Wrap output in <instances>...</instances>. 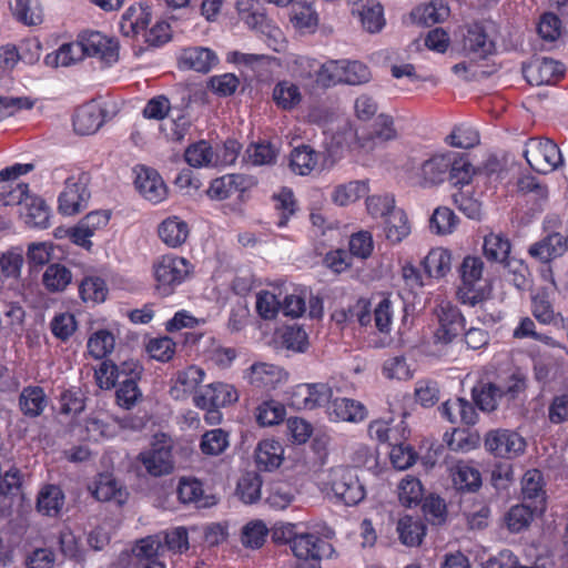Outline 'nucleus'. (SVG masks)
<instances>
[{
	"instance_id": "1",
	"label": "nucleus",
	"mask_w": 568,
	"mask_h": 568,
	"mask_svg": "<svg viewBox=\"0 0 568 568\" xmlns=\"http://www.w3.org/2000/svg\"><path fill=\"white\" fill-rule=\"evenodd\" d=\"M156 291L166 296L174 292L193 272V265L185 257L166 254L153 264Z\"/></svg>"
},
{
	"instance_id": "2",
	"label": "nucleus",
	"mask_w": 568,
	"mask_h": 568,
	"mask_svg": "<svg viewBox=\"0 0 568 568\" xmlns=\"http://www.w3.org/2000/svg\"><path fill=\"white\" fill-rule=\"evenodd\" d=\"M287 541L296 557L293 568H322L321 560L333 552L329 542L311 532L295 534Z\"/></svg>"
},
{
	"instance_id": "3",
	"label": "nucleus",
	"mask_w": 568,
	"mask_h": 568,
	"mask_svg": "<svg viewBox=\"0 0 568 568\" xmlns=\"http://www.w3.org/2000/svg\"><path fill=\"white\" fill-rule=\"evenodd\" d=\"M433 315L437 323L433 334L436 345H449L465 327L466 320L464 315L450 301L442 300L437 302Z\"/></svg>"
},
{
	"instance_id": "4",
	"label": "nucleus",
	"mask_w": 568,
	"mask_h": 568,
	"mask_svg": "<svg viewBox=\"0 0 568 568\" xmlns=\"http://www.w3.org/2000/svg\"><path fill=\"white\" fill-rule=\"evenodd\" d=\"M328 485L334 497L346 506L358 505L366 495L356 469L338 466L329 471Z\"/></svg>"
},
{
	"instance_id": "5",
	"label": "nucleus",
	"mask_w": 568,
	"mask_h": 568,
	"mask_svg": "<svg viewBox=\"0 0 568 568\" xmlns=\"http://www.w3.org/2000/svg\"><path fill=\"white\" fill-rule=\"evenodd\" d=\"M524 156L530 168L541 174L552 172L562 163L559 148L549 139H529L525 145Z\"/></svg>"
},
{
	"instance_id": "6",
	"label": "nucleus",
	"mask_w": 568,
	"mask_h": 568,
	"mask_svg": "<svg viewBox=\"0 0 568 568\" xmlns=\"http://www.w3.org/2000/svg\"><path fill=\"white\" fill-rule=\"evenodd\" d=\"M139 459L146 471L154 477L168 475L173 470L172 443L164 434L155 436L151 448L142 452Z\"/></svg>"
},
{
	"instance_id": "7",
	"label": "nucleus",
	"mask_w": 568,
	"mask_h": 568,
	"mask_svg": "<svg viewBox=\"0 0 568 568\" xmlns=\"http://www.w3.org/2000/svg\"><path fill=\"white\" fill-rule=\"evenodd\" d=\"M485 448L495 457L513 459L524 454L526 440L510 429H493L485 436Z\"/></svg>"
},
{
	"instance_id": "8",
	"label": "nucleus",
	"mask_w": 568,
	"mask_h": 568,
	"mask_svg": "<svg viewBox=\"0 0 568 568\" xmlns=\"http://www.w3.org/2000/svg\"><path fill=\"white\" fill-rule=\"evenodd\" d=\"M344 140L348 148H368V143L372 140V149L374 148L375 141L388 142L397 138V131L394 125L393 116L381 113L377 115L373 123V129L369 138L358 135V132L351 125L345 126L343 131Z\"/></svg>"
},
{
	"instance_id": "9",
	"label": "nucleus",
	"mask_w": 568,
	"mask_h": 568,
	"mask_svg": "<svg viewBox=\"0 0 568 568\" xmlns=\"http://www.w3.org/2000/svg\"><path fill=\"white\" fill-rule=\"evenodd\" d=\"M81 51L84 57L97 58L111 65L119 60V42L99 31H83L79 36Z\"/></svg>"
},
{
	"instance_id": "10",
	"label": "nucleus",
	"mask_w": 568,
	"mask_h": 568,
	"mask_svg": "<svg viewBox=\"0 0 568 568\" xmlns=\"http://www.w3.org/2000/svg\"><path fill=\"white\" fill-rule=\"evenodd\" d=\"M143 367L135 359H128L120 364H114L111 361H104L95 369V378L100 388L111 389L116 386L119 376H129V381L140 379Z\"/></svg>"
},
{
	"instance_id": "11",
	"label": "nucleus",
	"mask_w": 568,
	"mask_h": 568,
	"mask_svg": "<svg viewBox=\"0 0 568 568\" xmlns=\"http://www.w3.org/2000/svg\"><path fill=\"white\" fill-rule=\"evenodd\" d=\"M90 192L81 178H67L64 190L60 193L58 210L63 215H74L87 207Z\"/></svg>"
},
{
	"instance_id": "12",
	"label": "nucleus",
	"mask_w": 568,
	"mask_h": 568,
	"mask_svg": "<svg viewBox=\"0 0 568 568\" xmlns=\"http://www.w3.org/2000/svg\"><path fill=\"white\" fill-rule=\"evenodd\" d=\"M523 72L528 83L539 87L559 79L564 74V65L551 58H536L524 65Z\"/></svg>"
},
{
	"instance_id": "13",
	"label": "nucleus",
	"mask_w": 568,
	"mask_h": 568,
	"mask_svg": "<svg viewBox=\"0 0 568 568\" xmlns=\"http://www.w3.org/2000/svg\"><path fill=\"white\" fill-rule=\"evenodd\" d=\"M453 165L452 154H438L424 161L416 170L417 183L423 186L439 184L448 176V170Z\"/></svg>"
},
{
	"instance_id": "14",
	"label": "nucleus",
	"mask_w": 568,
	"mask_h": 568,
	"mask_svg": "<svg viewBox=\"0 0 568 568\" xmlns=\"http://www.w3.org/2000/svg\"><path fill=\"white\" fill-rule=\"evenodd\" d=\"M161 541L156 537H146L136 542L132 549L133 568H166L161 560Z\"/></svg>"
},
{
	"instance_id": "15",
	"label": "nucleus",
	"mask_w": 568,
	"mask_h": 568,
	"mask_svg": "<svg viewBox=\"0 0 568 568\" xmlns=\"http://www.w3.org/2000/svg\"><path fill=\"white\" fill-rule=\"evenodd\" d=\"M568 250V237L552 232L529 246L528 253L531 257L546 264L561 257Z\"/></svg>"
},
{
	"instance_id": "16",
	"label": "nucleus",
	"mask_w": 568,
	"mask_h": 568,
	"mask_svg": "<svg viewBox=\"0 0 568 568\" xmlns=\"http://www.w3.org/2000/svg\"><path fill=\"white\" fill-rule=\"evenodd\" d=\"M495 50V43L489 39L484 27L474 23L467 28L463 37V51L467 57L474 59H485Z\"/></svg>"
},
{
	"instance_id": "17",
	"label": "nucleus",
	"mask_w": 568,
	"mask_h": 568,
	"mask_svg": "<svg viewBox=\"0 0 568 568\" xmlns=\"http://www.w3.org/2000/svg\"><path fill=\"white\" fill-rule=\"evenodd\" d=\"M134 184L140 194L152 203L162 202L166 197V185L153 169L142 166L136 172Z\"/></svg>"
},
{
	"instance_id": "18",
	"label": "nucleus",
	"mask_w": 568,
	"mask_h": 568,
	"mask_svg": "<svg viewBox=\"0 0 568 568\" xmlns=\"http://www.w3.org/2000/svg\"><path fill=\"white\" fill-rule=\"evenodd\" d=\"M246 378L251 385L270 390L285 383L287 373L276 365L260 363L250 367Z\"/></svg>"
},
{
	"instance_id": "19",
	"label": "nucleus",
	"mask_w": 568,
	"mask_h": 568,
	"mask_svg": "<svg viewBox=\"0 0 568 568\" xmlns=\"http://www.w3.org/2000/svg\"><path fill=\"white\" fill-rule=\"evenodd\" d=\"M88 489L97 500L103 503L113 500L122 505L128 497L126 490L110 474H99Z\"/></svg>"
},
{
	"instance_id": "20",
	"label": "nucleus",
	"mask_w": 568,
	"mask_h": 568,
	"mask_svg": "<svg viewBox=\"0 0 568 568\" xmlns=\"http://www.w3.org/2000/svg\"><path fill=\"white\" fill-rule=\"evenodd\" d=\"M105 111L95 103L89 102L80 106L73 118L74 131L80 135L95 133L104 123Z\"/></svg>"
},
{
	"instance_id": "21",
	"label": "nucleus",
	"mask_w": 568,
	"mask_h": 568,
	"mask_svg": "<svg viewBox=\"0 0 568 568\" xmlns=\"http://www.w3.org/2000/svg\"><path fill=\"white\" fill-rule=\"evenodd\" d=\"M327 413L333 422L361 423L366 419L368 412L358 400L341 397L335 398L328 405Z\"/></svg>"
},
{
	"instance_id": "22",
	"label": "nucleus",
	"mask_w": 568,
	"mask_h": 568,
	"mask_svg": "<svg viewBox=\"0 0 568 568\" xmlns=\"http://www.w3.org/2000/svg\"><path fill=\"white\" fill-rule=\"evenodd\" d=\"M152 13L148 4L139 3L130 6L120 20V31L124 37L133 38L144 33L151 22Z\"/></svg>"
},
{
	"instance_id": "23",
	"label": "nucleus",
	"mask_w": 568,
	"mask_h": 568,
	"mask_svg": "<svg viewBox=\"0 0 568 568\" xmlns=\"http://www.w3.org/2000/svg\"><path fill=\"white\" fill-rule=\"evenodd\" d=\"M49 405V398L41 386L29 385L22 388L18 397V407L27 418H37Z\"/></svg>"
},
{
	"instance_id": "24",
	"label": "nucleus",
	"mask_w": 568,
	"mask_h": 568,
	"mask_svg": "<svg viewBox=\"0 0 568 568\" xmlns=\"http://www.w3.org/2000/svg\"><path fill=\"white\" fill-rule=\"evenodd\" d=\"M176 493L181 503L194 504L197 508H209L216 504V498L205 495L203 484L194 477L180 478Z\"/></svg>"
},
{
	"instance_id": "25",
	"label": "nucleus",
	"mask_w": 568,
	"mask_h": 568,
	"mask_svg": "<svg viewBox=\"0 0 568 568\" xmlns=\"http://www.w3.org/2000/svg\"><path fill=\"white\" fill-rule=\"evenodd\" d=\"M217 61L215 52L203 47L184 49L179 58L180 68L202 73L209 72Z\"/></svg>"
},
{
	"instance_id": "26",
	"label": "nucleus",
	"mask_w": 568,
	"mask_h": 568,
	"mask_svg": "<svg viewBox=\"0 0 568 568\" xmlns=\"http://www.w3.org/2000/svg\"><path fill=\"white\" fill-rule=\"evenodd\" d=\"M298 64L313 68L316 73V82L323 87L344 83L343 60H331L321 64L314 59L303 57L298 60Z\"/></svg>"
},
{
	"instance_id": "27",
	"label": "nucleus",
	"mask_w": 568,
	"mask_h": 568,
	"mask_svg": "<svg viewBox=\"0 0 568 568\" xmlns=\"http://www.w3.org/2000/svg\"><path fill=\"white\" fill-rule=\"evenodd\" d=\"M21 473L11 468L3 475L0 474V496L2 497L1 510L10 509L16 500L22 499Z\"/></svg>"
},
{
	"instance_id": "28",
	"label": "nucleus",
	"mask_w": 568,
	"mask_h": 568,
	"mask_svg": "<svg viewBox=\"0 0 568 568\" xmlns=\"http://www.w3.org/2000/svg\"><path fill=\"white\" fill-rule=\"evenodd\" d=\"M283 447L274 439H266L258 444L255 450V462L261 470H273L281 466Z\"/></svg>"
},
{
	"instance_id": "29",
	"label": "nucleus",
	"mask_w": 568,
	"mask_h": 568,
	"mask_svg": "<svg viewBox=\"0 0 568 568\" xmlns=\"http://www.w3.org/2000/svg\"><path fill=\"white\" fill-rule=\"evenodd\" d=\"M160 239L170 247H178L182 245L189 236L187 224L180 220L178 216L165 219L159 225Z\"/></svg>"
},
{
	"instance_id": "30",
	"label": "nucleus",
	"mask_w": 568,
	"mask_h": 568,
	"mask_svg": "<svg viewBox=\"0 0 568 568\" xmlns=\"http://www.w3.org/2000/svg\"><path fill=\"white\" fill-rule=\"evenodd\" d=\"M64 504V495L60 487L55 485L44 486L37 498V509L42 515L57 516Z\"/></svg>"
},
{
	"instance_id": "31",
	"label": "nucleus",
	"mask_w": 568,
	"mask_h": 568,
	"mask_svg": "<svg viewBox=\"0 0 568 568\" xmlns=\"http://www.w3.org/2000/svg\"><path fill=\"white\" fill-rule=\"evenodd\" d=\"M471 397L476 406L484 413L494 412L503 396L501 385L486 383L471 389Z\"/></svg>"
},
{
	"instance_id": "32",
	"label": "nucleus",
	"mask_w": 568,
	"mask_h": 568,
	"mask_svg": "<svg viewBox=\"0 0 568 568\" xmlns=\"http://www.w3.org/2000/svg\"><path fill=\"white\" fill-rule=\"evenodd\" d=\"M13 17L26 26H37L43 20L39 0H13L10 2Z\"/></svg>"
},
{
	"instance_id": "33",
	"label": "nucleus",
	"mask_w": 568,
	"mask_h": 568,
	"mask_svg": "<svg viewBox=\"0 0 568 568\" xmlns=\"http://www.w3.org/2000/svg\"><path fill=\"white\" fill-rule=\"evenodd\" d=\"M21 213L29 226L45 229L49 226V207L37 196H27Z\"/></svg>"
},
{
	"instance_id": "34",
	"label": "nucleus",
	"mask_w": 568,
	"mask_h": 568,
	"mask_svg": "<svg viewBox=\"0 0 568 568\" xmlns=\"http://www.w3.org/2000/svg\"><path fill=\"white\" fill-rule=\"evenodd\" d=\"M84 58L79 38L75 42L62 44L55 52L47 54L44 63L51 68L69 67Z\"/></svg>"
},
{
	"instance_id": "35",
	"label": "nucleus",
	"mask_w": 568,
	"mask_h": 568,
	"mask_svg": "<svg viewBox=\"0 0 568 568\" xmlns=\"http://www.w3.org/2000/svg\"><path fill=\"white\" fill-rule=\"evenodd\" d=\"M410 233V226L407 215L400 209L392 211L385 217V234L386 239L396 244L402 242Z\"/></svg>"
},
{
	"instance_id": "36",
	"label": "nucleus",
	"mask_w": 568,
	"mask_h": 568,
	"mask_svg": "<svg viewBox=\"0 0 568 568\" xmlns=\"http://www.w3.org/2000/svg\"><path fill=\"white\" fill-rule=\"evenodd\" d=\"M452 265V256L447 250L434 248L423 260V267L429 277H444Z\"/></svg>"
},
{
	"instance_id": "37",
	"label": "nucleus",
	"mask_w": 568,
	"mask_h": 568,
	"mask_svg": "<svg viewBox=\"0 0 568 568\" xmlns=\"http://www.w3.org/2000/svg\"><path fill=\"white\" fill-rule=\"evenodd\" d=\"M230 446L229 433L222 428L205 432L200 442L201 453L205 456H219Z\"/></svg>"
},
{
	"instance_id": "38",
	"label": "nucleus",
	"mask_w": 568,
	"mask_h": 568,
	"mask_svg": "<svg viewBox=\"0 0 568 568\" xmlns=\"http://www.w3.org/2000/svg\"><path fill=\"white\" fill-rule=\"evenodd\" d=\"M454 486L458 490L475 491L480 487V473L464 463H458L452 470Z\"/></svg>"
},
{
	"instance_id": "39",
	"label": "nucleus",
	"mask_w": 568,
	"mask_h": 568,
	"mask_svg": "<svg viewBox=\"0 0 568 568\" xmlns=\"http://www.w3.org/2000/svg\"><path fill=\"white\" fill-rule=\"evenodd\" d=\"M400 541L406 546H418L425 535L424 524L410 516H404L397 523Z\"/></svg>"
},
{
	"instance_id": "40",
	"label": "nucleus",
	"mask_w": 568,
	"mask_h": 568,
	"mask_svg": "<svg viewBox=\"0 0 568 568\" xmlns=\"http://www.w3.org/2000/svg\"><path fill=\"white\" fill-rule=\"evenodd\" d=\"M537 509V505H535L534 508L526 504L513 506L505 515V523L507 528L511 532H519L528 528Z\"/></svg>"
},
{
	"instance_id": "41",
	"label": "nucleus",
	"mask_w": 568,
	"mask_h": 568,
	"mask_svg": "<svg viewBox=\"0 0 568 568\" xmlns=\"http://www.w3.org/2000/svg\"><path fill=\"white\" fill-rule=\"evenodd\" d=\"M483 250L488 261L505 263L510 253V243L501 234L490 233L484 239Z\"/></svg>"
},
{
	"instance_id": "42",
	"label": "nucleus",
	"mask_w": 568,
	"mask_h": 568,
	"mask_svg": "<svg viewBox=\"0 0 568 568\" xmlns=\"http://www.w3.org/2000/svg\"><path fill=\"white\" fill-rule=\"evenodd\" d=\"M243 178L237 174H226L211 182L207 195L213 200H224L241 190Z\"/></svg>"
},
{
	"instance_id": "43",
	"label": "nucleus",
	"mask_w": 568,
	"mask_h": 568,
	"mask_svg": "<svg viewBox=\"0 0 568 568\" xmlns=\"http://www.w3.org/2000/svg\"><path fill=\"white\" fill-rule=\"evenodd\" d=\"M317 153L308 145L295 148L291 153L290 166L298 175H307L317 163Z\"/></svg>"
},
{
	"instance_id": "44",
	"label": "nucleus",
	"mask_w": 568,
	"mask_h": 568,
	"mask_svg": "<svg viewBox=\"0 0 568 568\" xmlns=\"http://www.w3.org/2000/svg\"><path fill=\"white\" fill-rule=\"evenodd\" d=\"M72 274L61 264H51L42 275V283L50 292H61L71 283Z\"/></svg>"
},
{
	"instance_id": "45",
	"label": "nucleus",
	"mask_w": 568,
	"mask_h": 568,
	"mask_svg": "<svg viewBox=\"0 0 568 568\" xmlns=\"http://www.w3.org/2000/svg\"><path fill=\"white\" fill-rule=\"evenodd\" d=\"M263 480L257 473L248 471L244 474L236 487V493L245 504H253L261 498V488Z\"/></svg>"
},
{
	"instance_id": "46",
	"label": "nucleus",
	"mask_w": 568,
	"mask_h": 568,
	"mask_svg": "<svg viewBox=\"0 0 568 568\" xmlns=\"http://www.w3.org/2000/svg\"><path fill=\"white\" fill-rule=\"evenodd\" d=\"M521 493L525 500L542 505L545 490L542 489V475L539 470L530 469L525 473L521 480Z\"/></svg>"
},
{
	"instance_id": "47",
	"label": "nucleus",
	"mask_w": 568,
	"mask_h": 568,
	"mask_svg": "<svg viewBox=\"0 0 568 568\" xmlns=\"http://www.w3.org/2000/svg\"><path fill=\"white\" fill-rule=\"evenodd\" d=\"M367 193V181H352L347 184L338 185L333 193V200L336 204L344 206L357 201Z\"/></svg>"
},
{
	"instance_id": "48",
	"label": "nucleus",
	"mask_w": 568,
	"mask_h": 568,
	"mask_svg": "<svg viewBox=\"0 0 568 568\" xmlns=\"http://www.w3.org/2000/svg\"><path fill=\"white\" fill-rule=\"evenodd\" d=\"M273 99L280 108L291 110L301 102L302 95L297 85L282 81L274 87Z\"/></svg>"
},
{
	"instance_id": "49",
	"label": "nucleus",
	"mask_w": 568,
	"mask_h": 568,
	"mask_svg": "<svg viewBox=\"0 0 568 568\" xmlns=\"http://www.w3.org/2000/svg\"><path fill=\"white\" fill-rule=\"evenodd\" d=\"M304 406L313 409L332 403L333 390L325 383L305 384Z\"/></svg>"
},
{
	"instance_id": "50",
	"label": "nucleus",
	"mask_w": 568,
	"mask_h": 568,
	"mask_svg": "<svg viewBox=\"0 0 568 568\" xmlns=\"http://www.w3.org/2000/svg\"><path fill=\"white\" fill-rule=\"evenodd\" d=\"M79 293L84 302L101 303L106 297L108 287L103 278L87 276L80 283Z\"/></svg>"
},
{
	"instance_id": "51",
	"label": "nucleus",
	"mask_w": 568,
	"mask_h": 568,
	"mask_svg": "<svg viewBox=\"0 0 568 568\" xmlns=\"http://www.w3.org/2000/svg\"><path fill=\"white\" fill-rule=\"evenodd\" d=\"M115 345V338L112 333L100 329L90 336L88 341L89 354L95 359H102L109 355Z\"/></svg>"
},
{
	"instance_id": "52",
	"label": "nucleus",
	"mask_w": 568,
	"mask_h": 568,
	"mask_svg": "<svg viewBox=\"0 0 568 568\" xmlns=\"http://www.w3.org/2000/svg\"><path fill=\"white\" fill-rule=\"evenodd\" d=\"M155 537L160 539L162 546L161 560H163L165 550L182 554L189 549L187 531L184 527H178L166 531L163 538L159 535Z\"/></svg>"
},
{
	"instance_id": "53",
	"label": "nucleus",
	"mask_w": 568,
	"mask_h": 568,
	"mask_svg": "<svg viewBox=\"0 0 568 568\" xmlns=\"http://www.w3.org/2000/svg\"><path fill=\"white\" fill-rule=\"evenodd\" d=\"M445 141L453 148L470 149L479 143V134L473 126L460 124L454 128Z\"/></svg>"
},
{
	"instance_id": "54",
	"label": "nucleus",
	"mask_w": 568,
	"mask_h": 568,
	"mask_svg": "<svg viewBox=\"0 0 568 568\" xmlns=\"http://www.w3.org/2000/svg\"><path fill=\"white\" fill-rule=\"evenodd\" d=\"M285 413V407L280 402L265 400L256 408V420L262 426H273L284 419Z\"/></svg>"
},
{
	"instance_id": "55",
	"label": "nucleus",
	"mask_w": 568,
	"mask_h": 568,
	"mask_svg": "<svg viewBox=\"0 0 568 568\" xmlns=\"http://www.w3.org/2000/svg\"><path fill=\"white\" fill-rule=\"evenodd\" d=\"M268 529L262 520L247 523L241 532V541L246 548L257 549L265 542Z\"/></svg>"
},
{
	"instance_id": "56",
	"label": "nucleus",
	"mask_w": 568,
	"mask_h": 568,
	"mask_svg": "<svg viewBox=\"0 0 568 568\" xmlns=\"http://www.w3.org/2000/svg\"><path fill=\"white\" fill-rule=\"evenodd\" d=\"M277 150L266 141L252 143L245 151V158L254 165H268L275 162Z\"/></svg>"
},
{
	"instance_id": "57",
	"label": "nucleus",
	"mask_w": 568,
	"mask_h": 568,
	"mask_svg": "<svg viewBox=\"0 0 568 568\" xmlns=\"http://www.w3.org/2000/svg\"><path fill=\"white\" fill-rule=\"evenodd\" d=\"M295 489L285 481L273 483L266 498L267 504L276 509H284L294 500Z\"/></svg>"
},
{
	"instance_id": "58",
	"label": "nucleus",
	"mask_w": 568,
	"mask_h": 568,
	"mask_svg": "<svg viewBox=\"0 0 568 568\" xmlns=\"http://www.w3.org/2000/svg\"><path fill=\"white\" fill-rule=\"evenodd\" d=\"M359 16L363 27L371 33L381 31L385 24L383 7L374 0L363 7Z\"/></svg>"
},
{
	"instance_id": "59",
	"label": "nucleus",
	"mask_w": 568,
	"mask_h": 568,
	"mask_svg": "<svg viewBox=\"0 0 568 568\" xmlns=\"http://www.w3.org/2000/svg\"><path fill=\"white\" fill-rule=\"evenodd\" d=\"M458 222V217L455 213L448 207H438L434 211L430 221L429 227L437 234L444 235L452 233Z\"/></svg>"
},
{
	"instance_id": "60",
	"label": "nucleus",
	"mask_w": 568,
	"mask_h": 568,
	"mask_svg": "<svg viewBox=\"0 0 568 568\" xmlns=\"http://www.w3.org/2000/svg\"><path fill=\"white\" fill-rule=\"evenodd\" d=\"M423 497V487L417 478L407 476L398 485V498L402 505L412 507L417 505Z\"/></svg>"
},
{
	"instance_id": "61",
	"label": "nucleus",
	"mask_w": 568,
	"mask_h": 568,
	"mask_svg": "<svg viewBox=\"0 0 568 568\" xmlns=\"http://www.w3.org/2000/svg\"><path fill=\"white\" fill-rule=\"evenodd\" d=\"M390 446L389 458L395 468L405 470L415 464L417 455L409 444L394 442Z\"/></svg>"
},
{
	"instance_id": "62",
	"label": "nucleus",
	"mask_w": 568,
	"mask_h": 568,
	"mask_svg": "<svg viewBox=\"0 0 568 568\" xmlns=\"http://www.w3.org/2000/svg\"><path fill=\"white\" fill-rule=\"evenodd\" d=\"M213 150L206 141H200L185 151V161L194 168L206 166L212 163Z\"/></svg>"
},
{
	"instance_id": "63",
	"label": "nucleus",
	"mask_w": 568,
	"mask_h": 568,
	"mask_svg": "<svg viewBox=\"0 0 568 568\" xmlns=\"http://www.w3.org/2000/svg\"><path fill=\"white\" fill-rule=\"evenodd\" d=\"M508 273V280L519 291H525L529 287L530 272L528 266L520 260H508L505 263Z\"/></svg>"
},
{
	"instance_id": "64",
	"label": "nucleus",
	"mask_w": 568,
	"mask_h": 568,
	"mask_svg": "<svg viewBox=\"0 0 568 568\" xmlns=\"http://www.w3.org/2000/svg\"><path fill=\"white\" fill-rule=\"evenodd\" d=\"M140 379L122 382L115 392L118 404L125 408L131 409L142 399V392L138 386Z\"/></svg>"
}]
</instances>
